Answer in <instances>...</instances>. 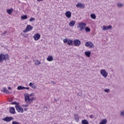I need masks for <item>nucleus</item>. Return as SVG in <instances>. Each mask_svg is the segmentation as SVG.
Instances as JSON below:
<instances>
[{
    "mask_svg": "<svg viewBox=\"0 0 124 124\" xmlns=\"http://www.w3.org/2000/svg\"><path fill=\"white\" fill-rule=\"evenodd\" d=\"M90 118L91 119H93L94 118V115H93V114L91 115L90 116Z\"/></svg>",
    "mask_w": 124,
    "mask_h": 124,
    "instance_id": "obj_38",
    "label": "nucleus"
},
{
    "mask_svg": "<svg viewBox=\"0 0 124 124\" xmlns=\"http://www.w3.org/2000/svg\"><path fill=\"white\" fill-rule=\"evenodd\" d=\"M117 6L119 8H122V7H123V6H124V4L123 3H118L117 4Z\"/></svg>",
    "mask_w": 124,
    "mask_h": 124,
    "instance_id": "obj_29",
    "label": "nucleus"
},
{
    "mask_svg": "<svg viewBox=\"0 0 124 124\" xmlns=\"http://www.w3.org/2000/svg\"><path fill=\"white\" fill-rule=\"evenodd\" d=\"M76 6L78 8H84V7H85V5H83V4L80 2H78Z\"/></svg>",
    "mask_w": 124,
    "mask_h": 124,
    "instance_id": "obj_12",
    "label": "nucleus"
},
{
    "mask_svg": "<svg viewBox=\"0 0 124 124\" xmlns=\"http://www.w3.org/2000/svg\"><path fill=\"white\" fill-rule=\"evenodd\" d=\"M36 100V98L34 97H32L31 98H30V101L31 102H32L33 100Z\"/></svg>",
    "mask_w": 124,
    "mask_h": 124,
    "instance_id": "obj_31",
    "label": "nucleus"
},
{
    "mask_svg": "<svg viewBox=\"0 0 124 124\" xmlns=\"http://www.w3.org/2000/svg\"><path fill=\"white\" fill-rule=\"evenodd\" d=\"M100 74H101L104 78H106L108 76V72L105 69H101L100 70Z\"/></svg>",
    "mask_w": 124,
    "mask_h": 124,
    "instance_id": "obj_6",
    "label": "nucleus"
},
{
    "mask_svg": "<svg viewBox=\"0 0 124 124\" xmlns=\"http://www.w3.org/2000/svg\"><path fill=\"white\" fill-rule=\"evenodd\" d=\"M12 105H15L16 110L18 113H24V108L20 107V103L17 102H13L11 103Z\"/></svg>",
    "mask_w": 124,
    "mask_h": 124,
    "instance_id": "obj_1",
    "label": "nucleus"
},
{
    "mask_svg": "<svg viewBox=\"0 0 124 124\" xmlns=\"http://www.w3.org/2000/svg\"><path fill=\"white\" fill-rule=\"evenodd\" d=\"M12 11H13V9L11 8L10 9H8L7 10V13L9 14V15H11L12 14Z\"/></svg>",
    "mask_w": 124,
    "mask_h": 124,
    "instance_id": "obj_23",
    "label": "nucleus"
},
{
    "mask_svg": "<svg viewBox=\"0 0 124 124\" xmlns=\"http://www.w3.org/2000/svg\"><path fill=\"white\" fill-rule=\"evenodd\" d=\"M112 29V26L111 25H109L108 26H106L105 25H104L103 26L102 30L103 31H107V30H111Z\"/></svg>",
    "mask_w": 124,
    "mask_h": 124,
    "instance_id": "obj_10",
    "label": "nucleus"
},
{
    "mask_svg": "<svg viewBox=\"0 0 124 124\" xmlns=\"http://www.w3.org/2000/svg\"><path fill=\"white\" fill-rule=\"evenodd\" d=\"M10 113L13 114L16 113V112L15 111V108H14V107H11L10 108Z\"/></svg>",
    "mask_w": 124,
    "mask_h": 124,
    "instance_id": "obj_14",
    "label": "nucleus"
},
{
    "mask_svg": "<svg viewBox=\"0 0 124 124\" xmlns=\"http://www.w3.org/2000/svg\"><path fill=\"white\" fill-rule=\"evenodd\" d=\"M65 16H66V17H67V18H71V12L68 11L67 12H65Z\"/></svg>",
    "mask_w": 124,
    "mask_h": 124,
    "instance_id": "obj_13",
    "label": "nucleus"
},
{
    "mask_svg": "<svg viewBox=\"0 0 124 124\" xmlns=\"http://www.w3.org/2000/svg\"><path fill=\"white\" fill-rule=\"evenodd\" d=\"M54 101H55V102H57V100L55 99V100H54Z\"/></svg>",
    "mask_w": 124,
    "mask_h": 124,
    "instance_id": "obj_47",
    "label": "nucleus"
},
{
    "mask_svg": "<svg viewBox=\"0 0 124 124\" xmlns=\"http://www.w3.org/2000/svg\"><path fill=\"white\" fill-rule=\"evenodd\" d=\"M120 116H121L122 118H124V110L120 111Z\"/></svg>",
    "mask_w": 124,
    "mask_h": 124,
    "instance_id": "obj_30",
    "label": "nucleus"
},
{
    "mask_svg": "<svg viewBox=\"0 0 124 124\" xmlns=\"http://www.w3.org/2000/svg\"><path fill=\"white\" fill-rule=\"evenodd\" d=\"M12 124H20L18 122H17L16 121H13L12 123Z\"/></svg>",
    "mask_w": 124,
    "mask_h": 124,
    "instance_id": "obj_36",
    "label": "nucleus"
},
{
    "mask_svg": "<svg viewBox=\"0 0 124 124\" xmlns=\"http://www.w3.org/2000/svg\"><path fill=\"white\" fill-rule=\"evenodd\" d=\"M104 92H105V93H109L110 92V89H106L104 90Z\"/></svg>",
    "mask_w": 124,
    "mask_h": 124,
    "instance_id": "obj_34",
    "label": "nucleus"
},
{
    "mask_svg": "<svg viewBox=\"0 0 124 124\" xmlns=\"http://www.w3.org/2000/svg\"><path fill=\"white\" fill-rule=\"evenodd\" d=\"M84 54L86 57H88V58H90L91 57V51H85Z\"/></svg>",
    "mask_w": 124,
    "mask_h": 124,
    "instance_id": "obj_20",
    "label": "nucleus"
},
{
    "mask_svg": "<svg viewBox=\"0 0 124 124\" xmlns=\"http://www.w3.org/2000/svg\"><path fill=\"white\" fill-rule=\"evenodd\" d=\"M90 16L92 19H96V16H95V15L94 14H92L90 15Z\"/></svg>",
    "mask_w": 124,
    "mask_h": 124,
    "instance_id": "obj_28",
    "label": "nucleus"
},
{
    "mask_svg": "<svg viewBox=\"0 0 124 124\" xmlns=\"http://www.w3.org/2000/svg\"><path fill=\"white\" fill-rule=\"evenodd\" d=\"M81 124H89V121L86 119L81 121Z\"/></svg>",
    "mask_w": 124,
    "mask_h": 124,
    "instance_id": "obj_22",
    "label": "nucleus"
},
{
    "mask_svg": "<svg viewBox=\"0 0 124 124\" xmlns=\"http://www.w3.org/2000/svg\"><path fill=\"white\" fill-rule=\"evenodd\" d=\"M8 90H11V87H9L8 88Z\"/></svg>",
    "mask_w": 124,
    "mask_h": 124,
    "instance_id": "obj_45",
    "label": "nucleus"
},
{
    "mask_svg": "<svg viewBox=\"0 0 124 124\" xmlns=\"http://www.w3.org/2000/svg\"><path fill=\"white\" fill-rule=\"evenodd\" d=\"M33 28L31 25H27L26 28L25 30L23 31V32H28V31H31Z\"/></svg>",
    "mask_w": 124,
    "mask_h": 124,
    "instance_id": "obj_9",
    "label": "nucleus"
},
{
    "mask_svg": "<svg viewBox=\"0 0 124 124\" xmlns=\"http://www.w3.org/2000/svg\"><path fill=\"white\" fill-rule=\"evenodd\" d=\"M9 101L10 102H11V101H13V99L11 98L10 100H9Z\"/></svg>",
    "mask_w": 124,
    "mask_h": 124,
    "instance_id": "obj_42",
    "label": "nucleus"
},
{
    "mask_svg": "<svg viewBox=\"0 0 124 124\" xmlns=\"http://www.w3.org/2000/svg\"><path fill=\"white\" fill-rule=\"evenodd\" d=\"M46 60L48 61V62H52V61H53V56H48Z\"/></svg>",
    "mask_w": 124,
    "mask_h": 124,
    "instance_id": "obj_21",
    "label": "nucleus"
},
{
    "mask_svg": "<svg viewBox=\"0 0 124 124\" xmlns=\"http://www.w3.org/2000/svg\"><path fill=\"white\" fill-rule=\"evenodd\" d=\"M24 89H25V87L22 86H19L17 87V89L18 91H20L21 90H24Z\"/></svg>",
    "mask_w": 124,
    "mask_h": 124,
    "instance_id": "obj_25",
    "label": "nucleus"
},
{
    "mask_svg": "<svg viewBox=\"0 0 124 124\" xmlns=\"http://www.w3.org/2000/svg\"><path fill=\"white\" fill-rule=\"evenodd\" d=\"M86 26L87 23L81 22L78 24V29H79V31H81L85 30Z\"/></svg>",
    "mask_w": 124,
    "mask_h": 124,
    "instance_id": "obj_3",
    "label": "nucleus"
},
{
    "mask_svg": "<svg viewBox=\"0 0 124 124\" xmlns=\"http://www.w3.org/2000/svg\"><path fill=\"white\" fill-rule=\"evenodd\" d=\"M6 32H7V31H5L3 33H2V34H1V35H4V34H5V33H6Z\"/></svg>",
    "mask_w": 124,
    "mask_h": 124,
    "instance_id": "obj_41",
    "label": "nucleus"
},
{
    "mask_svg": "<svg viewBox=\"0 0 124 124\" xmlns=\"http://www.w3.org/2000/svg\"><path fill=\"white\" fill-rule=\"evenodd\" d=\"M84 30H85V31L86 32H90V31H91V29H90V28L88 27H85Z\"/></svg>",
    "mask_w": 124,
    "mask_h": 124,
    "instance_id": "obj_26",
    "label": "nucleus"
},
{
    "mask_svg": "<svg viewBox=\"0 0 124 124\" xmlns=\"http://www.w3.org/2000/svg\"><path fill=\"white\" fill-rule=\"evenodd\" d=\"M51 83L52 85H56V84H57V82L52 81L51 82Z\"/></svg>",
    "mask_w": 124,
    "mask_h": 124,
    "instance_id": "obj_37",
    "label": "nucleus"
},
{
    "mask_svg": "<svg viewBox=\"0 0 124 124\" xmlns=\"http://www.w3.org/2000/svg\"><path fill=\"white\" fill-rule=\"evenodd\" d=\"M43 0H37V1H42Z\"/></svg>",
    "mask_w": 124,
    "mask_h": 124,
    "instance_id": "obj_46",
    "label": "nucleus"
},
{
    "mask_svg": "<svg viewBox=\"0 0 124 124\" xmlns=\"http://www.w3.org/2000/svg\"><path fill=\"white\" fill-rule=\"evenodd\" d=\"M28 96H29V97H30V94H29L28 93H26L25 94H24L25 97H28Z\"/></svg>",
    "mask_w": 124,
    "mask_h": 124,
    "instance_id": "obj_33",
    "label": "nucleus"
},
{
    "mask_svg": "<svg viewBox=\"0 0 124 124\" xmlns=\"http://www.w3.org/2000/svg\"><path fill=\"white\" fill-rule=\"evenodd\" d=\"M107 124V119H102L100 122L99 124Z\"/></svg>",
    "mask_w": 124,
    "mask_h": 124,
    "instance_id": "obj_19",
    "label": "nucleus"
},
{
    "mask_svg": "<svg viewBox=\"0 0 124 124\" xmlns=\"http://www.w3.org/2000/svg\"><path fill=\"white\" fill-rule=\"evenodd\" d=\"M1 92L2 93H8V94L10 93V92L8 90H7V89H6V88L5 87H4L3 88V89L1 90Z\"/></svg>",
    "mask_w": 124,
    "mask_h": 124,
    "instance_id": "obj_17",
    "label": "nucleus"
},
{
    "mask_svg": "<svg viewBox=\"0 0 124 124\" xmlns=\"http://www.w3.org/2000/svg\"><path fill=\"white\" fill-rule=\"evenodd\" d=\"M74 119L77 123L79 122V116H78V114L74 115Z\"/></svg>",
    "mask_w": 124,
    "mask_h": 124,
    "instance_id": "obj_18",
    "label": "nucleus"
},
{
    "mask_svg": "<svg viewBox=\"0 0 124 124\" xmlns=\"http://www.w3.org/2000/svg\"><path fill=\"white\" fill-rule=\"evenodd\" d=\"M30 22H32V21H35V18H33V17H31L30 20H29Z\"/></svg>",
    "mask_w": 124,
    "mask_h": 124,
    "instance_id": "obj_32",
    "label": "nucleus"
},
{
    "mask_svg": "<svg viewBox=\"0 0 124 124\" xmlns=\"http://www.w3.org/2000/svg\"><path fill=\"white\" fill-rule=\"evenodd\" d=\"M73 44L74 46H80V45H81V41H80V40L78 39H76L74 40Z\"/></svg>",
    "mask_w": 124,
    "mask_h": 124,
    "instance_id": "obj_8",
    "label": "nucleus"
},
{
    "mask_svg": "<svg viewBox=\"0 0 124 124\" xmlns=\"http://www.w3.org/2000/svg\"><path fill=\"white\" fill-rule=\"evenodd\" d=\"M23 107H29V105L28 104L24 105H23Z\"/></svg>",
    "mask_w": 124,
    "mask_h": 124,
    "instance_id": "obj_40",
    "label": "nucleus"
},
{
    "mask_svg": "<svg viewBox=\"0 0 124 124\" xmlns=\"http://www.w3.org/2000/svg\"><path fill=\"white\" fill-rule=\"evenodd\" d=\"M36 63L37 64V65H39L40 64H41V62H40L39 61L37 60L36 62Z\"/></svg>",
    "mask_w": 124,
    "mask_h": 124,
    "instance_id": "obj_35",
    "label": "nucleus"
},
{
    "mask_svg": "<svg viewBox=\"0 0 124 124\" xmlns=\"http://www.w3.org/2000/svg\"><path fill=\"white\" fill-rule=\"evenodd\" d=\"M30 96H34V93H31L30 94Z\"/></svg>",
    "mask_w": 124,
    "mask_h": 124,
    "instance_id": "obj_39",
    "label": "nucleus"
},
{
    "mask_svg": "<svg viewBox=\"0 0 124 124\" xmlns=\"http://www.w3.org/2000/svg\"><path fill=\"white\" fill-rule=\"evenodd\" d=\"M86 47H89L90 49L94 48V45L92 42H87L85 44Z\"/></svg>",
    "mask_w": 124,
    "mask_h": 124,
    "instance_id": "obj_5",
    "label": "nucleus"
},
{
    "mask_svg": "<svg viewBox=\"0 0 124 124\" xmlns=\"http://www.w3.org/2000/svg\"><path fill=\"white\" fill-rule=\"evenodd\" d=\"M25 101L26 102H28V101H31V98L29 96L25 97Z\"/></svg>",
    "mask_w": 124,
    "mask_h": 124,
    "instance_id": "obj_27",
    "label": "nucleus"
},
{
    "mask_svg": "<svg viewBox=\"0 0 124 124\" xmlns=\"http://www.w3.org/2000/svg\"><path fill=\"white\" fill-rule=\"evenodd\" d=\"M29 86L30 87H31L32 88V89H33L34 90H36V89L37 88V87L36 86H35V84L34 83H32L31 82L29 84Z\"/></svg>",
    "mask_w": 124,
    "mask_h": 124,
    "instance_id": "obj_16",
    "label": "nucleus"
},
{
    "mask_svg": "<svg viewBox=\"0 0 124 124\" xmlns=\"http://www.w3.org/2000/svg\"><path fill=\"white\" fill-rule=\"evenodd\" d=\"M64 43H67L69 46H72L73 45V40L70 39H67L66 38L63 40Z\"/></svg>",
    "mask_w": 124,
    "mask_h": 124,
    "instance_id": "obj_4",
    "label": "nucleus"
},
{
    "mask_svg": "<svg viewBox=\"0 0 124 124\" xmlns=\"http://www.w3.org/2000/svg\"><path fill=\"white\" fill-rule=\"evenodd\" d=\"M3 61H5L6 62L9 61V55L8 54H0V62H3Z\"/></svg>",
    "mask_w": 124,
    "mask_h": 124,
    "instance_id": "obj_2",
    "label": "nucleus"
},
{
    "mask_svg": "<svg viewBox=\"0 0 124 124\" xmlns=\"http://www.w3.org/2000/svg\"><path fill=\"white\" fill-rule=\"evenodd\" d=\"M28 19V16L27 15H23L21 16V20H27Z\"/></svg>",
    "mask_w": 124,
    "mask_h": 124,
    "instance_id": "obj_24",
    "label": "nucleus"
},
{
    "mask_svg": "<svg viewBox=\"0 0 124 124\" xmlns=\"http://www.w3.org/2000/svg\"><path fill=\"white\" fill-rule=\"evenodd\" d=\"M76 23V21H75V20H71V21L69 24V26L70 27H74Z\"/></svg>",
    "mask_w": 124,
    "mask_h": 124,
    "instance_id": "obj_15",
    "label": "nucleus"
},
{
    "mask_svg": "<svg viewBox=\"0 0 124 124\" xmlns=\"http://www.w3.org/2000/svg\"><path fill=\"white\" fill-rule=\"evenodd\" d=\"M13 117H8L7 116L4 118H3L2 120L4 122H6L7 123H9V122H11L13 120Z\"/></svg>",
    "mask_w": 124,
    "mask_h": 124,
    "instance_id": "obj_7",
    "label": "nucleus"
},
{
    "mask_svg": "<svg viewBox=\"0 0 124 124\" xmlns=\"http://www.w3.org/2000/svg\"><path fill=\"white\" fill-rule=\"evenodd\" d=\"M24 111H27L28 110V108H24Z\"/></svg>",
    "mask_w": 124,
    "mask_h": 124,
    "instance_id": "obj_44",
    "label": "nucleus"
},
{
    "mask_svg": "<svg viewBox=\"0 0 124 124\" xmlns=\"http://www.w3.org/2000/svg\"><path fill=\"white\" fill-rule=\"evenodd\" d=\"M25 89H26V90H30L29 87H25Z\"/></svg>",
    "mask_w": 124,
    "mask_h": 124,
    "instance_id": "obj_43",
    "label": "nucleus"
},
{
    "mask_svg": "<svg viewBox=\"0 0 124 124\" xmlns=\"http://www.w3.org/2000/svg\"><path fill=\"white\" fill-rule=\"evenodd\" d=\"M40 34L39 33H36V34H35L34 35V36H33L34 40L35 41H37L40 38Z\"/></svg>",
    "mask_w": 124,
    "mask_h": 124,
    "instance_id": "obj_11",
    "label": "nucleus"
}]
</instances>
